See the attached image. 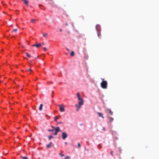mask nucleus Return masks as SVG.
Returning <instances> with one entry per match:
<instances>
[{
    "instance_id": "423d86ee",
    "label": "nucleus",
    "mask_w": 159,
    "mask_h": 159,
    "mask_svg": "<svg viewBox=\"0 0 159 159\" xmlns=\"http://www.w3.org/2000/svg\"><path fill=\"white\" fill-rule=\"evenodd\" d=\"M80 101L79 102V105H83L84 103V101L83 99L80 100H79Z\"/></svg>"
},
{
    "instance_id": "37998d69",
    "label": "nucleus",
    "mask_w": 159,
    "mask_h": 159,
    "mask_svg": "<svg viewBox=\"0 0 159 159\" xmlns=\"http://www.w3.org/2000/svg\"><path fill=\"white\" fill-rule=\"evenodd\" d=\"M37 80V78L36 79V80Z\"/></svg>"
},
{
    "instance_id": "e433bc0d",
    "label": "nucleus",
    "mask_w": 159,
    "mask_h": 159,
    "mask_svg": "<svg viewBox=\"0 0 159 159\" xmlns=\"http://www.w3.org/2000/svg\"><path fill=\"white\" fill-rule=\"evenodd\" d=\"M67 49L68 51H69V49H68V48H67V49Z\"/></svg>"
},
{
    "instance_id": "412c9836",
    "label": "nucleus",
    "mask_w": 159,
    "mask_h": 159,
    "mask_svg": "<svg viewBox=\"0 0 159 159\" xmlns=\"http://www.w3.org/2000/svg\"><path fill=\"white\" fill-rule=\"evenodd\" d=\"M26 54L27 56L28 57H31V56L27 52H26Z\"/></svg>"
},
{
    "instance_id": "7ed1b4c3",
    "label": "nucleus",
    "mask_w": 159,
    "mask_h": 159,
    "mask_svg": "<svg viewBox=\"0 0 159 159\" xmlns=\"http://www.w3.org/2000/svg\"><path fill=\"white\" fill-rule=\"evenodd\" d=\"M55 130V132L54 133V134L55 135H57L58 132L60 131V129L59 127H57L56 128H55L54 129Z\"/></svg>"
},
{
    "instance_id": "aec40b11",
    "label": "nucleus",
    "mask_w": 159,
    "mask_h": 159,
    "mask_svg": "<svg viewBox=\"0 0 159 159\" xmlns=\"http://www.w3.org/2000/svg\"><path fill=\"white\" fill-rule=\"evenodd\" d=\"M76 107H77V111H78V109L80 108V106H78V105H76Z\"/></svg>"
},
{
    "instance_id": "58836bf2",
    "label": "nucleus",
    "mask_w": 159,
    "mask_h": 159,
    "mask_svg": "<svg viewBox=\"0 0 159 159\" xmlns=\"http://www.w3.org/2000/svg\"><path fill=\"white\" fill-rule=\"evenodd\" d=\"M66 25H67V23H66Z\"/></svg>"
},
{
    "instance_id": "bb28decb",
    "label": "nucleus",
    "mask_w": 159,
    "mask_h": 159,
    "mask_svg": "<svg viewBox=\"0 0 159 159\" xmlns=\"http://www.w3.org/2000/svg\"><path fill=\"white\" fill-rule=\"evenodd\" d=\"M43 50L44 51H46L47 50V49L46 48H43Z\"/></svg>"
},
{
    "instance_id": "5701e85b",
    "label": "nucleus",
    "mask_w": 159,
    "mask_h": 159,
    "mask_svg": "<svg viewBox=\"0 0 159 159\" xmlns=\"http://www.w3.org/2000/svg\"><path fill=\"white\" fill-rule=\"evenodd\" d=\"M53 137L52 136H49L48 139L49 140H50L52 138H53Z\"/></svg>"
},
{
    "instance_id": "cd10ccee",
    "label": "nucleus",
    "mask_w": 159,
    "mask_h": 159,
    "mask_svg": "<svg viewBox=\"0 0 159 159\" xmlns=\"http://www.w3.org/2000/svg\"><path fill=\"white\" fill-rule=\"evenodd\" d=\"M111 154L112 156L113 155V151H111Z\"/></svg>"
},
{
    "instance_id": "20e7f679",
    "label": "nucleus",
    "mask_w": 159,
    "mask_h": 159,
    "mask_svg": "<svg viewBox=\"0 0 159 159\" xmlns=\"http://www.w3.org/2000/svg\"><path fill=\"white\" fill-rule=\"evenodd\" d=\"M62 137L63 139H65L67 136V134L65 132H63L62 134Z\"/></svg>"
},
{
    "instance_id": "f257e3e1",
    "label": "nucleus",
    "mask_w": 159,
    "mask_h": 159,
    "mask_svg": "<svg viewBox=\"0 0 159 159\" xmlns=\"http://www.w3.org/2000/svg\"><path fill=\"white\" fill-rule=\"evenodd\" d=\"M107 83L106 81L103 80L101 83V87L104 89H106L107 87Z\"/></svg>"
},
{
    "instance_id": "0eeeda50",
    "label": "nucleus",
    "mask_w": 159,
    "mask_h": 159,
    "mask_svg": "<svg viewBox=\"0 0 159 159\" xmlns=\"http://www.w3.org/2000/svg\"><path fill=\"white\" fill-rule=\"evenodd\" d=\"M97 113L98 114V116L99 117H102V119H104V117L103 116V114L102 113L98 112H97Z\"/></svg>"
},
{
    "instance_id": "79ce46f5",
    "label": "nucleus",
    "mask_w": 159,
    "mask_h": 159,
    "mask_svg": "<svg viewBox=\"0 0 159 159\" xmlns=\"http://www.w3.org/2000/svg\"><path fill=\"white\" fill-rule=\"evenodd\" d=\"M37 80V78L36 79V80Z\"/></svg>"
},
{
    "instance_id": "7c9ffc66",
    "label": "nucleus",
    "mask_w": 159,
    "mask_h": 159,
    "mask_svg": "<svg viewBox=\"0 0 159 159\" xmlns=\"http://www.w3.org/2000/svg\"><path fill=\"white\" fill-rule=\"evenodd\" d=\"M38 58H39V56H37L36 57H35V59H37Z\"/></svg>"
},
{
    "instance_id": "6e6552de",
    "label": "nucleus",
    "mask_w": 159,
    "mask_h": 159,
    "mask_svg": "<svg viewBox=\"0 0 159 159\" xmlns=\"http://www.w3.org/2000/svg\"><path fill=\"white\" fill-rule=\"evenodd\" d=\"M77 95L78 99L79 100H80V99H82V98H81L79 93H77Z\"/></svg>"
},
{
    "instance_id": "393cba45",
    "label": "nucleus",
    "mask_w": 159,
    "mask_h": 159,
    "mask_svg": "<svg viewBox=\"0 0 159 159\" xmlns=\"http://www.w3.org/2000/svg\"><path fill=\"white\" fill-rule=\"evenodd\" d=\"M17 29H14L12 31V32H15V31H17Z\"/></svg>"
},
{
    "instance_id": "4c0bfd02",
    "label": "nucleus",
    "mask_w": 159,
    "mask_h": 159,
    "mask_svg": "<svg viewBox=\"0 0 159 159\" xmlns=\"http://www.w3.org/2000/svg\"><path fill=\"white\" fill-rule=\"evenodd\" d=\"M2 4H3V2H2Z\"/></svg>"
},
{
    "instance_id": "f704fd0d",
    "label": "nucleus",
    "mask_w": 159,
    "mask_h": 159,
    "mask_svg": "<svg viewBox=\"0 0 159 159\" xmlns=\"http://www.w3.org/2000/svg\"><path fill=\"white\" fill-rule=\"evenodd\" d=\"M21 46H22V47L23 48H24V45H22Z\"/></svg>"
},
{
    "instance_id": "c756f323",
    "label": "nucleus",
    "mask_w": 159,
    "mask_h": 159,
    "mask_svg": "<svg viewBox=\"0 0 159 159\" xmlns=\"http://www.w3.org/2000/svg\"><path fill=\"white\" fill-rule=\"evenodd\" d=\"M60 155H61V156H64V154H62L61 153L60 154Z\"/></svg>"
},
{
    "instance_id": "6ab92c4d",
    "label": "nucleus",
    "mask_w": 159,
    "mask_h": 159,
    "mask_svg": "<svg viewBox=\"0 0 159 159\" xmlns=\"http://www.w3.org/2000/svg\"><path fill=\"white\" fill-rule=\"evenodd\" d=\"M101 34L100 32L98 31V37H100L101 36Z\"/></svg>"
},
{
    "instance_id": "f3484780",
    "label": "nucleus",
    "mask_w": 159,
    "mask_h": 159,
    "mask_svg": "<svg viewBox=\"0 0 159 159\" xmlns=\"http://www.w3.org/2000/svg\"><path fill=\"white\" fill-rule=\"evenodd\" d=\"M59 118V117H58V116H56L54 118V120H55V121H57V120Z\"/></svg>"
},
{
    "instance_id": "a878e982",
    "label": "nucleus",
    "mask_w": 159,
    "mask_h": 159,
    "mask_svg": "<svg viewBox=\"0 0 159 159\" xmlns=\"http://www.w3.org/2000/svg\"><path fill=\"white\" fill-rule=\"evenodd\" d=\"M28 71H32V70L31 69H30L27 70Z\"/></svg>"
},
{
    "instance_id": "dca6fc26",
    "label": "nucleus",
    "mask_w": 159,
    "mask_h": 159,
    "mask_svg": "<svg viewBox=\"0 0 159 159\" xmlns=\"http://www.w3.org/2000/svg\"><path fill=\"white\" fill-rule=\"evenodd\" d=\"M74 54H75V53H74V52L72 51L71 52L70 54V56H74Z\"/></svg>"
},
{
    "instance_id": "c85d7f7f",
    "label": "nucleus",
    "mask_w": 159,
    "mask_h": 159,
    "mask_svg": "<svg viewBox=\"0 0 159 159\" xmlns=\"http://www.w3.org/2000/svg\"><path fill=\"white\" fill-rule=\"evenodd\" d=\"M78 146L79 147H80V146H81V145H80V143H78Z\"/></svg>"
},
{
    "instance_id": "72a5a7b5",
    "label": "nucleus",
    "mask_w": 159,
    "mask_h": 159,
    "mask_svg": "<svg viewBox=\"0 0 159 159\" xmlns=\"http://www.w3.org/2000/svg\"><path fill=\"white\" fill-rule=\"evenodd\" d=\"M41 45H44V43H41Z\"/></svg>"
},
{
    "instance_id": "4be33fe9",
    "label": "nucleus",
    "mask_w": 159,
    "mask_h": 159,
    "mask_svg": "<svg viewBox=\"0 0 159 159\" xmlns=\"http://www.w3.org/2000/svg\"><path fill=\"white\" fill-rule=\"evenodd\" d=\"M31 21L33 23H35V20L34 19H33L31 20Z\"/></svg>"
},
{
    "instance_id": "4468645a",
    "label": "nucleus",
    "mask_w": 159,
    "mask_h": 159,
    "mask_svg": "<svg viewBox=\"0 0 159 159\" xmlns=\"http://www.w3.org/2000/svg\"><path fill=\"white\" fill-rule=\"evenodd\" d=\"M107 110L109 112L110 114V115H112L113 114V112L110 109H108Z\"/></svg>"
},
{
    "instance_id": "f03ea898",
    "label": "nucleus",
    "mask_w": 159,
    "mask_h": 159,
    "mask_svg": "<svg viewBox=\"0 0 159 159\" xmlns=\"http://www.w3.org/2000/svg\"><path fill=\"white\" fill-rule=\"evenodd\" d=\"M58 106L59 107V110L61 112H64L65 111V106L63 105H59Z\"/></svg>"
},
{
    "instance_id": "a211bd4d",
    "label": "nucleus",
    "mask_w": 159,
    "mask_h": 159,
    "mask_svg": "<svg viewBox=\"0 0 159 159\" xmlns=\"http://www.w3.org/2000/svg\"><path fill=\"white\" fill-rule=\"evenodd\" d=\"M20 157L21 158H22L23 159H28V157H26L21 156Z\"/></svg>"
},
{
    "instance_id": "2f4dec72",
    "label": "nucleus",
    "mask_w": 159,
    "mask_h": 159,
    "mask_svg": "<svg viewBox=\"0 0 159 159\" xmlns=\"http://www.w3.org/2000/svg\"><path fill=\"white\" fill-rule=\"evenodd\" d=\"M59 30L60 32L62 31V30L61 29H60Z\"/></svg>"
},
{
    "instance_id": "473e14b6",
    "label": "nucleus",
    "mask_w": 159,
    "mask_h": 159,
    "mask_svg": "<svg viewBox=\"0 0 159 159\" xmlns=\"http://www.w3.org/2000/svg\"><path fill=\"white\" fill-rule=\"evenodd\" d=\"M59 124H61L62 123V122H60L58 123Z\"/></svg>"
},
{
    "instance_id": "1a4fd4ad",
    "label": "nucleus",
    "mask_w": 159,
    "mask_h": 159,
    "mask_svg": "<svg viewBox=\"0 0 159 159\" xmlns=\"http://www.w3.org/2000/svg\"><path fill=\"white\" fill-rule=\"evenodd\" d=\"M109 121L110 122H111L113 120V118L111 117H108Z\"/></svg>"
},
{
    "instance_id": "ea45409f",
    "label": "nucleus",
    "mask_w": 159,
    "mask_h": 159,
    "mask_svg": "<svg viewBox=\"0 0 159 159\" xmlns=\"http://www.w3.org/2000/svg\"><path fill=\"white\" fill-rule=\"evenodd\" d=\"M52 93H53V91H52Z\"/></svg>"
},
{
    "instance_id": "9b49d317",
    "label": "nucleus",
    "mask_w": 159,
    "mask_h": 159,
    "mask_svg": "<svg viewBox=\"0 0 159 159\" xmlns=\"http://www.w3.org/2000/svg\"><path fill=\"white\" fill-rule=\"evenodd\" d=\"M52 142H50L49 144L47 145L46 147L47 148H50L52 145Z\"/></svg>"
},
{
    "instance_id": "ddd939ff",
    "label": "nucleus",
    "mask_w": 159,
    "mask_h": 159,
    "mask_svg": "<svg viewBox=\"0 0 159 159\" xmlns=\"http://www.w3.org/2000/svg\"><path fill=\"white\" fill-rule=\"evenodd\" d=\"M43 104H41L40 105V107L39 108V111H41L42 110L43 107Z\"/></svg>"
},
{
    "instance_id": "9d476101",
    "label": "nucleus",
    "mask_w": 159,
    "mask_h": 159,
    "mask_svg": "<svg viewBox=\"0 0 159 159\" xmlns=\"http://www.w3.org/2000/svg\"><path fill=\"white\" fill-rule=\"evenodd\" d=\"M51 126L52 128V129H48V131L49 132L53 131L54 130V129H55V127H54L53 126Z\"/></svg>"
},
{
    "instance_id": "b1692460",
    "label": "nucleus",
    "mask_w": 159,
    "mask_h": 159,
    "mask_svg": "<svg viewBox=\"0 0 159 159\" xmlns=\"http://www.w3.org/2000/svg\"><path fill=\"white\" fill-rule=\"evenodd\" d=\"M70 158L69 156L66 157L64 159H70Z\"/></svg>"
},
{
    "instance_id": "c9c22d12",
    "label": "nucleus",
    "mask_w": 159,
    "mask_h": 159,
    "mask_svg": "<svg viewBox=\"0 0 159 159\" xmlns=\"http://www.w3.org/2000/svg\"><path fill=\"white\" fill-rule=\"evenodd\" d=\"M103 129L104 131H105V128L104 127L103 128Z\"/></svg>"
},
{
    "instance_id": "a19ab883",
    "label": "nucleus",
    "mask_w": 159,
    "mask_h": 159,
    "mask_svg": "<svg viewBox=\"0 0 159 159\" xmlns=\"http://www.w3.org/2000/svg\"><path fill=\"white\" fill-rule=\"evenodd\" d=\"M52 97H53V95H52Z\"/></svg>"
},
{
    "instance_id": "f8f14e48",
    "label": "nucleus",
    "mask_w": 159,
    "mask_h": 159,
    "mask_svg": "<svg viewBox=\"0 0 159 159\" xmlns=\"http://www.w3.org/2000/svg\"><path fill=\"white\" fill-rule=\"evenodd\" d=\"M22 0V1H24V3L25 4H26V5L27 6H28V1L26 0Z\"/></svg>"
},
{
    "instance_id": "39448f33",
    "label": "nucleus",
    "mask_w": 159,
    "mask_h": 159,
    "mask_svg": "<svg viewBox=\"0 0 159 159\" xmlns=\"http://www.w3.org/2000/svg\"><path fill=\"white\" fill-rule=\"evenodd\" d=\"M41 46V44L40 43H39V44H35L33 45L32 46L33 47H36L37 48H39Z\"/></svg>"
},
{
    "instance_id": "2eb2a0df",
    "label": "nucleus",
    "mask_w": 159,
    "mask_h": 159,
    "mask_svg": "<svg viewBox=\"0 0 159 159\" xmlns=\"http://www.w3.org/2000/svg\"><path fill=\"white\" fill-rule=\"evenodd\" d=\"M43 36L44 37H45L46 38H47L48 37L47 36L48 35V34L47 33H43Z\"/></svg>"
}]
</instances>
